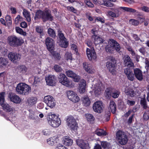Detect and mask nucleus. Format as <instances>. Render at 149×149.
Segmentation results:
<instances>
[{
	"instance_id": "1",
	"label": "nucleus",
	"mask_w": 149,
	"mask_h": 149,
	"mask_svg": "<svg viewBox=\"0 0 149 149\" xmlns=\"http://www.w3.org/2000/svg\"><path fill=\"white\" fill-rule=\"evenodd\" d=\"M109 44L105 47L106 51L110 54L119 52L121 49L120 44L115 40H110Z\"/></svg>"
},
{
	"instance_id": "2",
	"label": "nucleus",
	"mask_w": 149,
	"mask_h": 149,
	"mask_svg": "<svg viewBox=\"0 0 149 149\" xmlns=\"http://www.w3.org/2000/svg\"><path fill=\"white\" fill-rule=\"evenodd\" d=\"M106 58L108 61L106 62V66L110 73L113 74H115L117 64L115 57L112 56H108Z\"/></svg>"
},
{
	"instance_id": "3",
	"label": "nucleus",
	"mask_w": 149,
	"mask_h": 149,
	"mask_svg": "<svg viewBox=\"0 0 149 149\" xmlns=\"http://www.w3.org/2000/svg\"><path fill=\"white\" fill-rule=\"evenodd\" d=\"M16 90L19 94L27 95L31 91V88L25 83H20L17 84Z\"/></svg>"
},
{
	"instance_id": "4",
	"label": "nucleus",
	"mask_w": 149,
	"mask_h": 149,
	"mask_svg": "<svg viewBox=\"0 0 149 149\" xmlns=\"http://www.w3.org/2000/svg\"><path fill=\"white\" fill-rule=\"evenodd\" d=\"M8 40L9 45L13 47L20 46L24 43L23 40L15 36H9L8 38Z\"/></svg>"
},
{
	"instance_id": "5",
	"label": "nucleus",
	"mask_w": 149,
	"mask_h": 149,
	"mask_svg": "<svg viewBox=\"0 0 149 149\" xmlns=\"http://www.w3.org/2000/svg\"><path fill=\"white\" fill-rule=\"evenodd\" d=\"M47 119L48 123L54 127H58L61 123L60 118L55 114L49 115L47 117Z\"/></svg>"
},
{
	"instance_id": "6",
	"label": "nucleus",
	"mask_w": 149,
	"mask_h": 149,
	"mask_svg": "<svg viewBox=\"0 0 149 149\" xmlns=\"http://www.w3.org/2000/svg\"><path fill=\"white\" fill-rule=\"evenodd\" d=\"M116 136L119 143L122 145L127 144L128 141L127 135L125 132L121 130H118L116 134Z\"/></svg>"
},
{
	"instance_id": "7",
	"label": "nucleus",
	"mask_w": 149,
	"mask_h": 149,
	"mask_svg": "<svg viewBox=\"0 0 149 149\" xmlns=\"http://www.w3.org/2000/svg\"><path fill=\"white\" fill-rule=\"evenodd\" d=\"M87 44L88 47H90V49L87 48L86 50V54L88 59L89 60H95L97 55L94 47H91V42L88 41Z\"/></svg>"
},
{
	"instance_id": "8",
	"label": "nucleus",
	"mask_w": 149,
	"mask_h": 149,
	"mask_svg": "<svg viewBox=\"0 0 149 149\" xmlns=\"http://www.w3.org/2000/svg\"><path fill=\"white\" fill-rule=\"evenodd\" d=\"M66 122L67 125L69 127L72 131L76 132L77 130L78 127V124L75 119L72 116H67L66 119Z\"/></svg>"
},
{
	"instance_id": "9",
	"label": "nucleus",
	"mask_w": 149,
	"mask_h": 149,
	"mask_svg": "<svg viewBox=\"0 0 149 149\" xmlns=\"http://www.w3.org/2000/svg\"><path fill=\"white\" fill-rule=\"evenodd\" d=\"M59 82L67 87L72 86V83L63 73L60 74L58 77Z\"/></svg>"
},
{
	"instance_id": "10",
	"label": "nucleus",
	"mask_w": 149,
	"mask_h": 149,
	"mask_svg": "<svg viewBox=\"0 0 149 149\" xmlns=\"http://www.w3.org/2000/svg\"><path fill=\"white\" fill-rule=\"evenodd\" d=\"M43 100L47 105L51 108H53L56 104L54 98L51 95H48L45 96Z\"/></svg>"
},
{
	"instance_id": "11",
	"label": "nucleus",
	"mask_w": 149,
	"mask_h": 149,
	"mask_svg": "<svg viewBox=\"0 0 149 149\" xmlns=\"http://www.w3.org/2000/svg\"><path fill=\"white\" fill-rule=\"evenodd\" d=\"M68 98L72 102L76 103L78 102L80 99L77 94L73 91H69L67 92Z\"/></svg>"
},
{
	"instance_id": "12",
	"label": "nucleus",
	"mask_w": 149,
	"mask_h": 149,
	"mask_svg": "<svg viewBox=\"0 0 149 149\" xmlns=\"http://www.w3.org/2000/svg\"><path fill=\"white\" fill-rule=\"evenodd\" d=\"M53 20V17L51 14V11L47 8H46L44 10L42 20L43 22H44L48 20L52 21Z\"/></svg>"
},
{
	"instance_id": "13",
	"label": "nucleus",
	"mask_w": 149,
	"mask_h": 149,
	"mask_svg": "<svg viewBox=\"0 0 149 149\" xmlns=\"http://www.w3.org/2000/svg\"><path fill=\"white\" fill-rule=\"evenodd\" d=\"M54 40L50 37H48L45 40V44L47 49L49 51H52L55 46Z\"/></svg>"
},
{
	"instance_id": "14",
	"label": "nucleus",
	"mask_w": 149,
	"mask_h": 149,
	"mask_svg": "<svg viewBox=\"0 0 149 149\" xmlns=\"http://www.w3.org/2000/svg\"><path fill=\"white\" fill-rule=\"evenodd\" d=\"M9 59L13 62H16L19 60L21 58V55L19 54L16 52H11L8 54Z\"/></svg>"
},
{
	"instance_id": "15",
	"label": "nucleus",
	"mask_w": 149,
	"mask_h": 149,
	"mask_svg": "<svg viewBox=\"0 0 149 149\" xmlns=\"http://www.w3.org/2000/svg\"><path fill=\"white\" fill-rule=\"evenodd\" d=\"M65 73L68 77L72 78L74 81L78 82L80 79V77L71 70H68Z\"/></svg>"
},
{
	"instance_id": "16",
	"label": "nucleus",
	"mask_w": 149,
	"mask_h": 149,
	"mask_svg": "<svg viewBox=\"0 0 149 149\" xmlns=\"http://www.w3.org/2000/svg\"><path fill=\"white\" fill-rule=\"evenodd\" d=\"M56 78L54 75H49L47 77H46L45 80L47 85L53 86L56 84Z\"/></svg>"
},
{
	"instance_id": "17",
	"label": "nucleus",
	"mask_w": 149,
	"mask_h": 149,
	"mask_svg": "<svg viewBox=\"0 0 149 149\" xmlns=\"http://www.w3.org/2000/svg\"><path fill=\"white\" fill-rule=\"evenodd\" d=\"M102 102L98 101L95 102L93 104V108L94 111L98 113H100L102 110Z\"/></svg>"
},
{
	"instance_id": "18",
	"label": "nucleus",
	"mask_w": 149,
	"mask_h": 149,
	"mask_svg": "<svg viewBox=\"0 0 149 149\" xmlns=\"http://www.w3.org/2000/svg\"><path fill=\"white\" fill-rule=\"evenodd\" d=\"M124 63L125 66L128 67V68L133 67L134 66V63L132 62L130 56L128 55L125 56L124 60Z\"/></svg>"
},
{
	"instance_id": "19",
	"label": "nucleus",
	"mask_w": 149,
	"mask_h": 149,
	"mask_svg": "<svg viewBox=\"0 0 149 149\" xmlns=\"http://www.w3.org/2000/svg\"><path fill=\"white\" fill-rule=\"evenodd\" d=\"M9 97L10 101L14 103H19L21 102V99L19 97L12 92L9 93Z\"/></svg>"
},
{
	"instance_id": "20",
	"label": "nucleus",
	"mask_w": 149,
	"mask_h": 149,
	"mask_svg": "<svg viewBox=\"0 0 149 149\" xmlns=\"http://www.w3.org/2000/svg\"><path fill=\"white\" fill-rule=\"evenodd\" d=\"M124 72L129 80L131 81H133L134 80V74L132 71L129 68H127L125 69Z\"/></svg>"
},
{
	"instance_id": "21",
	"label": "nucleus",
	"mask_w": 149,
	"mask_h": 149,
	"mask_svg": "<svg viewBox=\"0 0 149 149\" xmlns=\"http://www.w3.org/2000/svg\"><path fill=\"white\" fill-rule=\"evenodd\" d=\"M134 73L135 77L139 80L141 81L143 79V76L141 71L138 68L134 70Z\"/></svg>"
},
{
	"instance_id": "22",
	"label": "nucleus",
	"mask_w": 149,
	"mask_h": 149,
	"mask_svg": "<svg viewBox=\"0 0 149 149\" xmlns=\"http://www.w3.org/2000/svg\"><path fill=\"white\" fill-rule=\"evenodd\" d=\"M86 81L84 79L81 80L79 83V90L80 93H83L85 91Z\"/></svg>"
},
{
	"instance_id": "23",
	"label": "nucleus",
	"mask_w": 149,
	"mask_h": 149,
	"mask_svg": "<svg viewBox=\"0 0 149 149\" xmlns=\"http://www.w3.org/2000/svg\"><path fill=\"white\" fill-rule=\"evenodd\" d=\"M62 142L66 146H71L73 143V140L68 136H65L63 138Z\"/></svg>"
},
{
	"instance_id": "24",
	"label": "nucleus",
	"mask_w": 149,
	"mask_h": 149,
	"mask_svg": "<svg viewBox=\"0 0 149 149\" xmlns=\"http://www.w3.org/2000/svg\"><path fill=\"white\" fill-rule=\"evenodd\" d=\"M44 10L42 11L40 10H37L35 13V15L34 17V19L36 20L42 19L43 20Z\"/></svg>"
},
{
	"instance_id": "25",
	"label": "nucleus",
	"mask_w": 149,
	"mask_h": 149,
	"mask_svg": "<svg viewBox=\"0 0 149 149\" xmlns=\"http://www.w3.org/2000/svg\"><path fill=\"white\" fill-rule=\"evenodd\" d=\"M92 38L94 42L95 45L102 43L104 41L102 38L96 35H93Z\"/></svg>"
},
{
	"instance_id": "26",
	"label": "nucleus",
	"mask_w": 149,
	"mask_h": 149,
	"mask_svg": "<svg viewBox=\"0 0 149 149\" xmlns=\"http://www.w3.org/2000/svg\"><path fill=\"white\" fill-rule=\"evenodd\" d=\"M77 144L82 149H89L90 147L87 142H85L83 140H80L77 142Z\"/></svg>"
},
{
	"instance_id": "27",
	"label": "nucleus",
	"mask_w": 149,
	"mask_h": 149,
	"mask_svg": "<svg viewBox=\"0 0 149 149\" xmlns=\"http://www.w3.org/2000/svg\"><path fill=\"white\" fill-rule=\"evenodd\" d=\"M84 68L87 72L92 74L94 72V70L92 69V65L91 64H88L86 62L83 63Z\"/></svg>"
},
{
	"instance_id": "28",
	"label": "nucleus",
	"mask_w": 149,
	"mask_h": 149,
	"mask_svg": "<svg viewBox=\"0 0 149 149\" xmlns=\"http://www.w3.org/2000/svg\"><path fill=\"white\" fill-rule=\"evenodd\" d=\"M83 105L85 107L89 106L91 104V100L88 96H84L81 98Z\"/></svg>"
},
{
	"instance_id": "29",
	"label": "nucleus",
	"mask_w": 149,
	"mask_h": 149,
	"mask_svg": "<svg viewBox=\"0 0 149 149\" xmlns=\"http://www.w3.org/2000/svg\"><path fill=\"white\" fill-rule=\"evenodd\" d=\"M97 3L99 4L107 7H112L114 5V4L106 0H98Z\"/></svg>"
},
{
	"instance_id": "30",
	"label": "nucleus",
	"mask_w": 149,
	"mask_h": 149,
	"mask_svg": "<svg viewBox=\"0 0 149 149\" xmlns=\"http://www.w3.org/2000/svg\"><path fill=\"white\" fill-rule=\"evenodd\" d=\"M17 72L21 74H25L27 70L26 66L22 65H19L17 67Z\"/></svg>"
},
{
	"instance_id": "31",
	"label": "nucleus",
	"mask_w": 149,
	"mask_h": 149,
	"mask_svg": "<svg viewBox=\"0 0 149 149\" xmlns=\"http://www.w3.org/2000/svg\"><path fill=\"white\" fill-rule=\"evenodd\" d=\"M58 41L59 43V45L61 47L66 48L68 47V42L66 38L60 40Z\"/></svg>"
},
{
	"instance_id": "32",
	"label": "nucleus",
	"mask_w": 149,
	"mask_h": 149,
	"mask_svg": "<svg viewBox=\"0 0 149 149\" xmlns=\"http://www.w3.org/2000/svg\"><path fill=\"white\" fill-rule=\"evenodd\" d=\"M113 88L111 87H108L105 91V96L107 98H111L113 92Z\"/></svg>"
},
{
	"instance_id": "33",
	"label": "nucleus",
	"mask_w": 149,
	"mask_h": 149,
	"mask_svg": "<svg viewBox=\"0 0 149 149\" xmlns=\"http://www.w3.org/2000/svg\"><path fill=\"white\" fill-rule=\"evenodd\" d=\"M8 63V58L2 57L0 58V67H6Z\"/></svg>"
},
{
	"instance_id": "34",
	"label": "nucleus",
	"mask_w": 149,
	"mask_h": 149,
	"mask_svg": "<svg viewBox=\"0 0 149 149\" xmlns=\"http://www.w3.org/2000/svg\"><path fill=\"white\" fill-rule=\"evenodd\" d=\"M37 98L36 97H29L27 100V102L29 105H33L36 104Z\"/></svg>"
},
{
	"instance_id": "35",
	"label": "nucleus",
	"mask_w": 149,
	"mask_h": 149,
	"mask_svg": "<svg viewBox=\"0 0 149 149\" xmlns=\"http://www.w3.org/2000/svg\"><path fill=\"white\" fill-rule=\"evenodd\" d=\"M109 107L112 113H115L116 110V107L115 102L113 101H110Z\"/></svg>"
},
{
	"instance_id": "36",
	"label": "nucleus",
	"mask_w": 149,
	"mask_h": 149,
	"mask_svg": "<svg viewBox=\"0 0 149 149\" xmlns=\"http://www.w3.org/2000/svg\"><path fill=\"white\" fill-rule=\"evenodd\" d=\"M47 33L49 37L53 38H56V32L52 29L51 28L48 29Z\"/></svg>"
},
{
	"instance_id": "37",
	"label": "nucleus",
	"mask_w": 149,
	"mask_h": 149,
	"mask_svg": "<svg viewBox=\"0 0 149 149\" xmlns=\"http://www.w3.org/2000/svg\"><path fill=\"white\" fill-rule=\"evenodd\" d=\"M1 106L3 108V110L6 111L10 112L12 110V108L9 105L7 104L3 103L2 104Z\"/></svg>"
},
{
	"instance_id": "38",
	"label": "nucleus",
	"mask_w": 149,
	"mask_h": 149,
	"mask_svg": "<svg viewBox=\"0 0 149 149\" xmlns=\"http://www.w3.org/2000/svg\"><path fill=\"white\" fill-rule=\"evenodd\" d=\"M57 32L58 40L66 38L64 36V34L63 33L62 31L60 29H58Z\"/></svg>"
},
{
	"instance_id": "39",
	"label": "nucleus",
	"mask_w": 149,
	"mask_h": 149,
	"mask_svg": "<svg viewBox=\"0 0 149 149\" xmlns=\"http://www.w3.org/2000/svg\"><path fill=\"white\" fill-rule=\"evenodd\" d=\"M86 117L88 121L90 123H93L95 120V118L91 114H86Z\"/></svg>"
},
{
	"instance_id": "40",
	"label": "nucleus",
	"mask_w": 149,
	"mask_h": 149,
	"mask_svg": "<svg viewBox=\"0 0 149 149\" xmlns=\"http://www.w3.org/2000/svg\"><path fill=\"white\" fill-rule=\"evenodd\" d=\"M52 54L55 59L56 60L59 61L60 60L61 57L59 53L56 51H54Z\"/></svg>"
},
{
	"instance_id": "41",
	"label": "nucleus",
	"mask_w": 149,
	"mask_h": 149,
	"mask_svg": "<svg viewBox=\"0 0 149 149\" xmlns=\"http://www.w3.org/2000/svg\"><path fill=\"white\" fill-rule=\"evenodd\" d=\"M15 30L16 32L21 35H23L24 36H25L26 35V32L24 31L23 29L20 28L19 27L16 26L15 28Z\"/></svg>"
},
{
	"instance_id": "42",
	"label": "nucleus",
	"mask_w": 149,
	"mask_h": 149,
	"mask_svg": "<svg viewBox=\"0 0 149 149\" xmlns=\"http://www.w3.org/2000/svg\"><path fill=\"white\" fill-rule=\"evenodd\" d=\"M120 7H114L111 8V10L113 11L115 14H116L117 15H118V17L120 15V10L122 9Z\"/></svg>"
},
{
	"instance_id": "43",
	"label": "nucleus",
	"mask_w": 149,
	"mask_h": 149,
	"mask_svg": "<svg viewBox=\"0 0 149 149\" xmlns=\"http://www.w3.org/2000/svg\"><path fill=\"white\" fill-rule=\"evenodd\" d=\"M120 8L125 11L130 13H134L136 11V10L132 8L125 7H121Z\"/></svg>"
},
{
	"instance_id": "44",
	"label": "nucleus",
	"mask_w": 149,
	"mask_h": 149,
	"mask_svg": "<svg viewBox=\"0 0 149 149\" xmlns=\"http://www.w3.org/2000/svg\"><path fill=\"white\" fill-rule=\"evenodd\" d=\"M54 69L55 71L57 73L62 72L63 70L62 68L60 66L56 64L54 65Z\"/></svg>"
},
{
	"instance_id": "45",
	"label": "nucleus",
	"mask_w": 149,
	"mask_h": 149,
	"mask_svg": "<svg viewBox=\"0 0 149 149\" xmlns=\"http://www.w3.org/2000/svg\"><path fill=\"white\" fill-rule=\"evenodd\" d=\"M24 19L23 17H21L19 15H18L15 18V23L16 24H18L19 22H22L23 21Z\"/></svg>"
},
{
	"instance_id": "46",
	"label": "nucleus",
	"mask_w": 149,
	"mask_h": 149,
	"mask_svg": "<svg viewBox=\"0 0 149 149\" xmlns=\"http://www.w3.org/2000/svg\"><path fill=\"white\" fill-rule=\"evenodd\" d=\"M125 92L127 95H129L132 97L134 96V91L132 89H128L125 90Z\"/></svg>"
},
{
	"instance_id": "47",
	"label": "nucleus",
	"mask_w": 149,
	"mask_h": 149,
	"mask_svg": "<svg viewBox=\"0 0 149 149\" xmlns=\"http://www.w3.org/2000/svg\"><path fill=\"white\" fill-rule=\"evenodd\" d=\"M140 104L143 109H146L148 108L146 102L145 98H143L141 100Z\"/></svg>"
},
{
	"instance_id": "48",
	"label": "nucleus",
	"mask_w": 149,
	"mask_h": 149,
	"mask_svg": "<svg viewBox=\"0 0 149 149\" xmlns=\"http://www.w3.org/2000/svg\"><path fill=\"white\" fill-rule=\"evenodd\" d=\"M120 93L119 91L116 90L114 92H113L111 97L114 98H116L119 97Z\"/></svg>"
},
{
	"instance_id": "49",
	"label": "nucleus",
	"mask_w": 149,
	"mask_h": 149,
	"mask_svg": "<svg viewBox=\"0 0 149 149\" xmlns=\"http://www.w3.org/2000/svg\"><path fill=\"white\" fill-rule=\"evenodd\" d=\"M130 24L134 26H137L139 24V21L136 20L134 19H131L129 20Z\"/></svg>"
},
{
	"instance_id": "50",
	"label": "nucleus",
	"mask_w": 149,
	"mask_h": 149,
	"mask_svg": "<svg viewBox=\"0 0 149 149\" xmlns=\"http://www.w3.org/2000/svg\"><path fill=\"white\" fill-rule=\"evenodd\" d=\"M65 57L67 61L69 60L71 61L72 60V54L71 53L67 52L65 53Z\"/></svg>"
},
{
	"instance_id": "51",
	"label": "nucleus",
	"mask_w": 149,
	"mask_h": 149,
	"mask_svg": "<svg viewBox=\"0 0 149 149\" xmlns=\"http://www.w3.org/2000/svg\"><path fill=\"white\" fill-rule=\"evenodd\" d=\"M95 132V134L99 136H101L102 135L105 136L107 134L106 132L105 131H102V130H100V131H97Z\"/></svg>"
},
{
	"instance_id": "52",
	"label": "nucleus",
	"mask_w": 149,
	"mask_h": 149,
	"mask_svg": "<svg viewBox=\"0 0 149 149\" xmlns=\"http://www.w3.org/2000/svg\"><path fill=\"white\" fill-rule=\"evenodd\" d=\"M36 31L41 35L43 33V29L41 26H37L36 27Z\"/></svg>"
},
{
	"instance_id": "53",
	"label": "nucleus",
	"mask_w": 149,
	"mask_h": 149,
	"mask_svg": "<svg viewBox=\"0 0 149 149\" xmlns=\"http://www.w3.org/2000/svg\"><path fill=\"white\" fill-rule=\"evenodd\" d=\"M97 86L98 88L100 91L103 90L104 88V85L101 81H99Z\"/></svg>"
},
{
	"instance_id": "54",
	"label": "nucleus",
	"mask_w": 149,
	"mask_h": 149,
	"mask_svg": "<svg viewBox=\"0 0 149 149\" xmlns=\"http://www.w3.org/2000/svg\"><path fill=\"white\" fill-rule=\"evenodd\" d=\"M5 94V93L4 92H2L0 93V104L4 102Z\"/></svg>"
},
{
	"instance_id": "55",
	"label": "nucleus",
	"mask_w": 149,
	"mask_h": 149,
	"mask_svg": "<svg viewBox=\"0 0 149 149\" xmlns=\"http://www.w3.org/2000/svg\"><path fill=\"white\" fill-rule=\"evenodd\" d=\"M42 132L44 135L49 136L51 134V132L49 129H45L43 130Z\"/></svg>"
},
{
	"instance_id": "56",
	"label": "nucleus",
	"mask_w": 149,
	"mask_h": 149,
	"mask_svg": "<svg viewBox=\"0 0 149 149\" xmlns=\"http://www.w3.org/2000/svg\"><path fill=\"white\" fill-rule=\"evenodd\" d=\"M6 19L8 25H11L12 24L11 17L9 15H7L6 17Z\"/></svg>"
},
{
	"instance_id": "57",
	"label": "nucleus",
	"mask_w": 149,
	"mask_h": 149,
	"mask_svg": "<svg viewBox=\"0 0 149 149\" xmlns=\"http://www.w3.org/2000/svg\"><path fill=\"white\" fill-rule=\"evenodd\" d=\"M85 2L86 4L89 7L93 8L94 6V4L90 0H85Z\"/></svg>"
},
{
	"instance_id": "58",
	"label": "nucleus",
	"mask_w": 149,
	"mask_h": 149,
	"mask_svg": "<svg viewBox=\"0 0 149 149\" xmlns=\"http://www.w3.org/2000/svg\"><path fill=\"white\" fill-rule=\"evenodd\" d=\"M108 15L111 17H118V15H117L116 14H115L113 11H109L108 12Z\"/></svg>"
},
{
	"instance_id": "59",
	"label": "nucleus",
	"mask_w": 149,
	"mask_h": 149,
	"mask_svg": "<svg viewBox=\"0 0 149 149\" xmlns=\"http://www.w3.org/2000/svg\"><path fill=\"white\" fill-rule=\"evenodd\" d=\"M139 51L143 55H145L146 53V50L145 47H141L139 49Z\"/></svg>"
},
{
	"instance_id": "60",
	"label": "nucleus",
	"mask_w": 149,
	"mask_h": 149,
	"mask_svg": "<svg viewBox=\"0 0 149 149\" xmlns=\"http://www.w3.org/2000/svg\"><path fill=\"white\" fill-rule=\"evenodd\" d=\"M110 116L111 113L110 111H108L105 115V116L106 118L105 120L107 121H108L109 120Z\"/></svg>"
},
{
	"instance_id": "61",
	"label": "nucleus",
	"mask_w": 149,
	"mask_h": 149,
	"mask_svg": "<svg viewBox=\"0 0 149 149\" xmlns=\"http://www.w3.org/2000/svg\"><path fill=\"white\" fill-rule=\"evenodd\" d=\"M71 48L72 49L75 51L76 54L78 53L77 47L75 44H72L71 45Z\"/></svg>"
},
{
	"instance_id": "62",
	"label": "nucleus",
	"mask_w": 149,
	"mask_h": 149,
	"mask_svg": "<svg viewBox=\"0 0 149 149\" xmlns=\"http://www.w3.org/2000/svg\"><path fill=\"white\" fill-rule=\"evenodd\" d=\"M54 139L52 137L50 138L47 140V143L49 145L52 146L54 144Z\"/></svg>"
},
{
	"instance_id": "63",
	"label": "nucleus",
	"mask_w": 149,
	"mask_h": 149,
	"mask_svg": "<svg viewBox=\"0 0 149 149\" xmlns=\"http://www.w3.org/2000/svg\"><path fill=\"white\" fill-rule=\"evenodd\" d=\"M22 13L24 16L25 17H28V16H29L30 15L29 11L25 9L23 10Z\"/></svg>"
},
{
	"instance_id": "64",
	"label": "nucleus",
	"mask_w": 149,
	"mask_h": 149,
	"mask_svg": "<svg viewBox=\"0 0 149 149\" xmlns=\"http://www.w3.org/2000/svg\"><path fill=\"white\" fill-rule=\"evenodd\" d=\"M142 10L146 13H149V7L146 6H143L141 8Z\"/></svg>"
}]
</instances>
